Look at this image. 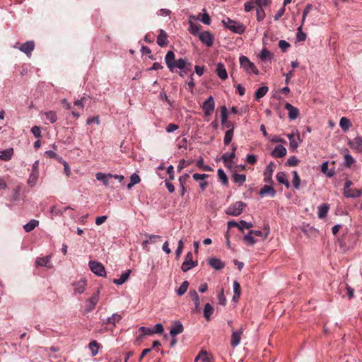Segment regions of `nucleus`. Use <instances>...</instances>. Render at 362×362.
I'll return each mask as SVG.
<instances>
[{"mask_svg": "<svg viewBox=\"0 0 362 362\" xmlns=\"http://www.w3.org/2000/svg\"><path fill=\"white\" fill-rule=\"evenodd\" d=\"M35 48V42L34 41H27L26 42L22 44L18 49L24 52L28 57H30L32 54V52Z\"/></svg>", "mask_w": 362, "mask_h": 362, "instance_id": "obj_13", "label": "nucleus"}, {"mask_svg": "<svg viewBox=\"0 0 362 362\" xmlns=\"http://www.w3.org/2000/svg\"><path fill=\"white\" fill-rule=\"evenodd\" d=\"M244 329L243 327H241L237 331H233L231 334V341H230V345L233 347H235L240 344L241 336L243 333Z\"/></svg>", "mask_w": 362, "mask_h": 362, "instance_id": "obj_14", "label": "nucleus"}, {"mask_svg": "<svg viewBox=\"0 0 362 362\" xmlns=\"http://www.w3.org/2000/svg\"><path fill=\"white\" fill-rule=\"evenodd\" d=\"M285 109L288 112V117L291 119H296L299 116V110L288 103L285 104Z\"/></svg>", "mask_w": 362, "mask_h": 362, "instance_id": "obj_16", "label": "nucleus"}, {"mask_svg": "<svg viewBox=\"0 0 362 362\" xmlns=\"http://www.w3.org/2000/svg\"><path fill=\"white\" fill-rule=\"evenodd\" d=\"M130 178L131 182L127 185L128 189H131L134 185L139 183L141 181L139 176L136 173H134Z\"/></svg>", "mask_w": 362, "mask_h": 362, "instance_id": "obj_47", "label": "nucleus"}, {"mask_svg": "<svg viewBox=\"0 0 362 362\" xmlns=\"http://www.w3.org/2000/svg\"><path fill=\"white\" fill-rule=\"evenodd\" d=\"M31 132L33 134V135L36 138L41 137V130H40V127H38V126L33 127L32 129H31Z\"/></svg>", "mask_w": 362, "mask_h": 362, "instance_id": "obj_64", "label": "nucleus"}, {"mask_svg": "<svg viewBox=\"0 0 362 362\" xmlns=\"http://www.w3.org/2000/svg\"><path fill=\"white\" fill-rule=\"evenodd\" d=\"M221 123H226L228 121V110L226 106L221 107Z\"/></svg>", "mask_w": 362, "mask_h": 362, "instance_id": "obj_50", "label": "nucleus"}, {"mask_svg": "<svg viewBox=\"0 0 362 362\" xmlns=\"http://www.w3.org/2000/svg\"><path fill=\"white\" fill-rule=\"evenodd\" d=\"M350 147L358 152H362V137L357 136L349 142Z\"/></svg>", "mask_w": 362, "mask_h": 362, "instance_id": "obj_17", "label": "nucleus"}, {"mask_svg": "<svg viewBox=\"0 0 362 362\" xmlns=\"http://www.w3.org/2000/svg\"><path fill=\"white\" fill-rule=\"evenodd\" d=\"M215 103L214 100V98L212 96H209L204 103L202 105V109L204 112L206 116H209L212 114L214 110Z\"/></svg>", "mask_w": 362, "mask_h": 362, "instance_id": "obj_11", "label": "nucleus"}, {"mask_svg": "<svg viewBox=\"0 0 362 362\" xmlns=\"http://www.w3.org/2000/svg\"><path fill=\"white\" fill-rule=\"evenodd\" d=\"M74 291L78 293H82L85 291L86 286V281L83 279L73 284Z\"/></svg>", "mask_w": 362, "mask_h": 362, "instance_id": "obj_24", "label": "nucleus"}, {"mask_svg": "<svg viewBox=\"0 0 362 362\" xmlns=\"http://www.w3.org/2000/svg\"><path fill=\"white\" fill-rule=\"evenodd\" d=\"M268 90L269 88L267 86H262L259 88L255 92V100H259L260 98L264 97L268 92Z\"/></svg>", "mask_w": 362, "mask_h": 362, "instance_id": "obj_37", "label": "nucleus"}, {"mask_svg": "<svg viewBox=\"0 0 362 362\" xmlns=\"http://www.w3.org/2000/svg\"><path fill=\"white\" fill-rule=\"evenodd\" d=\"M269 194L270 197H274L276 195V190L269 185H264L259 191V195L263 197L264 195Z\"/></svg>", "mask_w": 362, "mask_h": 362, "instance_id": "obj_23", "label": "nucleus"}, {"mask_svg": "<svg viewBox=\"0 0 362 362\" xmlns=\"http://www.w3.org/2000/svg\"><path fill=\"white\" fill-rule=\"evenodd\" d=\"M354 163V158L351 155L346 154L344 156V165H345V166H346L348 168H350Z\"/></svg>", "mask_w": 362, "mask_h": 362, "instance_id": "obj_55", "label": "nucleus"}, {"mask_svg": "<svg viewBox=\"0 0 362 362\" xmlns=\"http://www.w3.org/2000/svg\"><path fill=\"white\" fill-rule=\"evenodd\" d=\"M50 260V255H47L43 257H37L35 264L36 267H45L48 269H52L53 265Z\"/></svg>", "mask_w": 362, "mask_h": 362, "instance_id": "obj_12", "label": "nucleus"}, {"mask_svg": "<svg viewBox=\"0 0 362 362\" xmlns=\"http://www.w3.org/2000/svg\"><path fill=\"white\" fill-rule=\"evenodd\" d=\"M131 272L132 271L130 269L127 270L125 272L121 274L119 279H115L113 280V283L117 285L123 284L129 279Z\"/></svg>", "mask_w": 362, "mask_h": 362, "instance_id": "obj_29", "label": "nucleus"}, {"mask_svg": "<svg viewBox=\"0 0 362 362\" xmlns=\"http://www.w3.org/2000/svg\"><path fill=\"white\" fill-rule=\"evenodd\" d=\"M45 115L46 116V119L49 121L52 124L54 123L57 120V114L54 111L45 112Z\"/></svg>", "mask_w": 362, "mask_h": 362, "instance_id": "obj_44", "label": "nucleus"}, {"mask_svg": "<svg viewBox=\"0 0 362 362\" xmlns=\"http://www.w3.org/2000/svg\"><path fill=\"white\" fill-rule=\"evenodd\" d=\"M90 269L96 275L99 276H105L106 272L103 264L96 261L89 262Z\"/></svg>", "mask_w": 362, "mask_h": 362, "instance_id": "obj_6", "label": "nucleus"}, {"mask_svg": "<svg viewBox=\"0 0 362 362\" xmlns=\"http://www.w3.org/2000/svg\"><path fill=\"white\" fill-rule=\"evenodd\" d=\"M235 157V153H234V152H231L230 153H226L222 156L221 159L226 167L230 168L232 160Z\"/></svg>", "mask_w": 362, "mask_h": 362, "instance_id": "obj_28", "label": "nucleus"}, {"mask_svg": "<svg viewBox=\"0 0 362 362\" xmlns=\"http://www.w3.org/2000/svg\"><path fill=\"white\" fill-rule=\"evenodd\" d=\"M168 38V35L167 33L164 30L160 29L159 34L157 36V44L161 47L167 46L169 42Z\"/></svg>", "mask_w": 362, "mask_h": 362, "instance_id": "obj_15", "label": "nucleus"}, {"mask_svg": "<svg viewBox=\"0 0 362 362\" xmlns=\"http://www.w3.org/2000/svg\"><path fill=\"white\" fill-rule=\"evenodd\" d=\"M299 160L297 159V158L296 156H291L288 160H287V162H286V165L288 166H296L298 165Z\"/></svg>", "mask_w": 362, "mask_h": 362, "instance_id": "obj_59", "label": "nucleus"}, {"mask_svg": "<svg viewBox=\"0 0 362 362\" xmlns=\"http://www.w3.org/2000/svg\"><path fill=\"white\" fill-rule=\"evenodd\" d=\"M269 229L268 228H267V232H266L264 235H263L262 231H260V230H250V234H252L254 236L261 237L263 239H265V238H267V235L269 234Z\"/></svg>", "mask_w": 362, "mask_h": 362, "instance_id": "obj_53", "label": "nucleus"}, {"mask_svg": "<svg viewBox=\"0 0 362 362\" xmlns=\"http://www.w3.org/2000/svg\"><path fill=\"white\" fill-rule=\"evenodd\" d=\"M327 169H328V164H327V163H326V162L323 163L322 164V166H321L322 172L324 173H327V176L329 177H332L334 175V172L330 170V171L327 173Z\"/></svg>", "mask_w": 362, "mask_h": 362, "instance_id": "obj_62", "label": "nucleus"}, {"mask_svg": "<svg viewBox=\"0 0 362 362\" xmlns=\"http://www.w3.org/2000/svg\"><path fill=\"white\" fill-rule=\"evenodd\" d=\"M39 160H36L33 165L32 168V172L30 175V177L28 180V184L31 187L34 186L39 177Z\"/></svg>", "mask_w": 362, "mask_h": 362, "instance_id": "obj_9", "label": "nucleus"}, {"mask_svg": "<svg viewBox=\"0 0 362 362\" xmlns=\"http://www.w3.org/2000/svg\"><path fill=\"white\" fill-rule=\"evenodd\" d=\"M257 20L260 22L262 21L266 16L265 12L262 8H257Z\"/></svg>", "mask_w": 362, "mask_h": 362, "instance_id": "obj_57", "label": "nucleus"}, {"mask_svg": "<svg viewBox=\"0 0 362 362\" xmlns=\"http://www.w3.org/2000/svg\"><path fill=\"white\" fill-rule=\"evenodd\" d=\"M189 286V283L187 281H185L182 283V284L180 286L178 289L177 290V294L180 296L184 295Z\"/></svg>", "mask_w": 362, "mask_h": 362, "instance_id": "obj_42", "label": "nucleus"}, {"mask_svg": "<svg viewBox=\"0 0 362 362\" xmlns=\"http://www.w3.org/2000/svg\"><path fill=\"white\" fill-rule=\"evenodd\" d=\"M95 177L98 180L102 182L105 186H109L110 180L112 178L113 175L97 173Z\"/></svg>", "mask_w": 362, "mask_h": 362, "instance_id": "obj_22", "label": "nucleus"}, {"mask_svg": "<svg viewBox=\"0 0 362 362\" xmlns=\"http://www.w3.org/2000/svg\"><path fill=\"white\" fill-rule=\"evenodd\" d=\"M279 47L283 52H285L291 47V45L286 40H281L279 42Z\"/></svg>", "mask_w": 362, "mask_h": 362, "instance_id": "obj_58", "label": "nucleus"}, {"mask_svg": "<svg viewBox=\"0 0 362 362\" xmlns=\"http://www.w3.org/2000/svg\"><path fill=\"white\" fill-rule=\"evenodd\" d=\"M197 265V262L193 261V255L192 252H188L185 256V261L181 266V269L184 272H186Z\"/></svg>", "mask_w": 362, "mask_h": 362, "instance_id": "obj_7", "label": "nucleus"}, {"mask_svg": "<svg viewBox=\"0 0 362 362\" xmlns=\"http://www.w3.org/2000/svg\"><path fill=\"white\" fill-rule=\"evenodd\" d=\"M344 194L346 197L356 198V197H359L361 196L362 190L351 188L350 189L346 190V192H344Z\"/></svg>", "mask_w": 362, "mask_h": 362, "instance_id": "obj_32", "label": "nucleus"}, {"mask_svg": "<svg viewBox=\"0 0 362 362\" xmlns=\"http://www.w3.org/2000/svg\"><path fill=\"white\" fill-rule=\"evenodd\" d=\"M300 141V135L298 134L296 138L290 141V148L295 151L299 146L298 141Z\"/></svg>", "mask_w": 362, "mask_h": 362, "instance_id": "obj_54", "label": "nucleus"}, {"mask_svg": "<svg viewBox=\"0 0 362 362\" xmlns=\"http://www.w3.org/2000/svg\"><path fill=\"white\" fill-rule=\"evenodd\" d=\"M233 300L237 302L241 293V288L240 284L237 281H233Z\"/></svg>", "mask_w": 362, "mask_h": 362, "instance_id": "obj_34", "label": "nucleus"}, {"mask_svg": "<svg viewBox=\"0 0 362 362\" xmlns=\"http://www.w3.org/2000/svg\"><path fill=\"white\" fill-rule=\"evenodd\" d=\"M199 39L207 47H211L214 44V37L209 31H203L199 34Z\"/></svg>", "mask_w": 362, "mask_h": 362, "instance_id": "obj_10", "label": "nucleus"}, {"mask_svg": "<svg viewBox=\"0 0 362 362\" xmlns=\"http://www.w3.org/2000/svg\"><path fill=\"white\" fill-rule=\"evenodd\" d=\"M329 206L327 204H322L317 207V215L319 218L322 219L327 215Z\"/></svg>", "mask_w": 362, "mask_h": 362, "instance_id": "obj_26", "label": "nucleus"}, {"mask_svg": "<svg viewBox=\"0 0 362 362\" xmlns=\"http://www.w3.org/2000/svg\"><path fill=\"white\" fill-rule=\"evenodd\" d=\"M100 344L96 341H92L89 344V348L91 351L92 356H96L98 352Z\"/></svg>", "mask_w": 362, "mask_h": 362, "instance_id": "obj_45", "label": "nucleus"}, {"mask_svg": "<svg viewBox=\"0 0 362 362\" xmlns=\"http://www.w3.org/2000/svg\"><path fill=\"white\" fill-rule=\"evenodd\" d=\"M144 235L146 237H147L148 238V240H144L142 242V246H143V248L147 251H149V249L148 248V244L155 243L156 240L161 238L160 235L148 234V233H146Z\"/></svg>", "mask_w": 362, "mask_h": 362, "instance_id": "obj_18", "label": "nucleus"}, {"mask_svg": "<svg viewBox=\"0 0 362 362\" xmlns=\"http://www.w3.org/2000/svg\"><path fill=\"white\" fill-rule=\"evenodd\" d=\"M189 296L192 300L194 303L195 308L194 309V312H199V298L196 291L192 290L189 291Z\"/></svg>", "mask_w": 362, "mask_h": 362, "instance_id": "obj_33", "label": "nucleus"}, {"mask_svg": "<svg viewBox=\"0 0 362 362\" xmlns=\"http://www.w3.org/2000/svg\"><path fill=\"white\" fill-rule=\"evenodd\" d=\"M245 206L246 204L243 202H236L227 208L226 213L230 216H238L242 214Z\"/></svg>", "mask_w": 362, "mask_h": 362, "instance_id": "obj_5", "label": "nucleus"}, {"mask_svg": "<svg viewBox=\"0 0 362 362\" xmlns=\"http://www.w3.org/2000/svg\"><path fill=\"white\" fill-rule=\"evenodd\" d=\"M214 308L211 306L210 303H206L204 308V316L206 320H209L211 315L214 313Z\"/></svg>", "mask_w": 362, "mask_h": 362, "instance_id": "obj_38", "label": "nucleus"}, {"mask_svg": "<svg viewBox=\"0 0 362 362\" xmlns=\"http://www.w3.org/2000/svg\"><path fill=\"white\" fill-rule=\"evenodd\" d=\"M13 153V148H8V149L2 151L0 154V160H4V161H8L11 159Z\"/></svg>", "mask_w": 362, "mask_h": 362, "instance_id": "obj_35", "label": "nucleus"}, {"mask_svg": "<svg viewBox=\"0 0 362 362\" xmlns=\"http://www.w3.org/2000/svg\"><path fill=\"white\" fill-rule=\"evenodd\" d=\"M239 61L241 68H243L247 74H255V75L259 74L258 69L247 57L241 56Z\"/></svg>", "mask_w": 362, "mask_h": 362, "instance_id": "obj_3", "label": "nucleus"}, {"mask_svg": "<svg viewBox=\"0 0 362 362\" xmlns=\"http://www.w3.org/2000/svg\"><path fill=\"white\" fill-rule=\"evenodd\" d=\"M244 240L250 245H254L257 242L255 238V237H254V235L252 234H250V231L249 232V233L247 235H246L244 237Z\"/></svg>", "mask_w": 362, "mask_h": 362, "instance_id": "obj_56", "label": "nucleus"}, {"mask_svg": "<svg viewBox=\"0 0 362 362\" xmlns=\"http://www.w3.org/2000/svg\"><path fill=\"white\" fill-rule=\"evenodd\" d=\"M45 155L48 158H54V159H56L57 160H59V159H62V158L59 157L54 151H51V150L47 151L45 152Z\"/></svg>", "mask_w": 362, "mask_h": 362, "instance_id": "obj_63", "label": "nucleus"}, {"mask_svg": "<svg viewBox=\"0 0 362 362\" xmlns=\"http://www.w3.org/2000/svg\"><path fill=\"white\" fill-rule=\"evenodd\" d=\"M339 126L343 131L346 132L351 127V122L346 117H341L339 122Z\"/></svg>", "mask_w": 362, "mask_h": 362, "instance_id": "obj_39", "label": "nucleus"}, {"mask_svg": "<svg viewBox=\"0 0 362 362\" xmlns=\"http://www.w3.org/2000/svg\"><path fill=\"white\" fill-rule=\"evenodd\" d=\"M274 163L273 162H271L267 165V167L264 173V182H270L272 181V174L274 172Z\"/></svg>", "mask_w": 362, "mask_h": 362, "instance_id": "obj_19", "label": "nucleus"}, {"mask_svg": "<svg viewBox=\"0 0 362 362\" xmlns=\"http://www.w3.org/2000/svg\"><path fill=\"white\" fill-rule=\"evenodd\" d=\"M276 180L279 183L284 185L286 188L290 187V182H288L287 176L284 172H279L276 174Z\"/></svg>", "mask_w": 362, "mask_h": 362, "instance_id": "obj_31", "label": "nucleus"}, {"mask_svg": "<svg viewBox=\"0 0 362 362\" xmlns=\"http://www.w3.org/2000/svg\"><path fill=\"white\" fill-rule=\"evenodd\" d=\"M197 166L199 168H202V170H206V171H212V168L208 165H205V164H204V159L202 158H201L200 159H199L197 162Z\"/></svg>", "mask_w": 362, "mask_h": 362, "instance_id": "obj_51", "label": "nucleus"}, {"mask_svg": "<svg viewBox=\"0 0 362 362\" xmlns=\"http://www.w3.org/2000/svg\"><path fill=\"white\" fill-rule=\"evenodd\" d=\"M39 224V221L35 219L31 220L23 228L26 232L32 231Z\"/></svg>", "mask_w": 362, "mask_h": 362, "instance_id": "obj_40", "label": "nucleus"}, {"mask_svg": "<svg viewBox=\"0 0 362 362\" xmlns=\"http://www.w3.org/2000/svg\"><path fill=\"white\" fill-rule=\"evenodd\" d=\"M189 18L190 19H195V20H201V21L206 24V25H209L211 23V18L209 16V15L206 13H203L202 15L201 14H199L198 17H195V16H189Z\"/></svg>", "mask_w": 362, "mask_h": 362, "instance_id": "obj_36", "label": "nucleus"}, {"mask_svg": "<svg viewBox=\"0 0 362 362\" xmlns=\"http://www.w3.org/2000/svg\"><path fill=\"white\" fill-rule=\"evenodd\" d=\"M183 248H184V242L183 240L181 239L179 240L178 242V245H177V248L175 251V254H176V257L178 258L180 255L182 254V250H183Z\"/></svg>", "mask_w": 362, "mask_h": 362, "instance_id": "obj_60", "label": "nucleus"}, {"mask_svg": "<svg viewBox=\"0 0 362 362\" xmlns=\"http://www.w3.org/2000/svg\"><path fill=\"white\" fill-rule=\"evenodd\" d=\"M216 72L221 80H226L228 78V73L222 63H218L217 64Z\"/></svg>", "mask_w": 362, "mask_h": 362, "instance_id": "obj_25", "label": "nucleus"}, {"mask_svg": "<svg viewBox=\"0 0 362 362\" xmlns=\"http://www.w3.org/2000/svg\"><path fill=\"white\" fill-rule=\"evenodd\" d=\"M312 8H313V5L312 4H307L305 8V9H304V11H303V17H302V23H301L300 26L298 27V29H297V35H296V38L300 42H303L306 39V34L302 31V27H303V25L304 22H305L306 16L310 12Z\"/></svg>", "mask_w": 362, "mask_h": 362, "instance_id": "obj_4", "label": "nucleus"}, {"mask_svg": "<svg viewBox=\"0 0 362 362\" xmlns=\"http://www.w3.org/2000/svg\"><path fill=\"white\" fill-rule=\"evenodd\" d=\"M233 180L235 183H239L240 185H243L246 180V175L244 174L235 173L233 175Z\"/></svg>", "mask_w": 362, "mask_h": 362, "instance_id": "obj_43", "label": "nucleus"}, {"mask_svg": "<svg viewBox=\"0 0 362 362\" xmlns=\"http://www.w3.org/2000/svg\"><path fill=\"white\" fill-rule=\"evenodd\" d=\"M217 174L220 181L222 182L223 185H227L228 183V177L226 175L224 170L223 169H218L217 171Z\"/></svg>", "mask_w": 362, "mask_h": 362, "instance_id": "obj_41", "label": "nucleus"}, {"mask_svg": "<svg viewBox=\"0 0 362 362\" xmlns=\"http://www.w3.org/2000/svg\"><path fill=\"white\" fill-rule=\"evenodd\" d=\"M122 319V316L117 313L113 314L111 317H108L107 319V324H112L115 325V323L119 322V320Z\"/></svg>", "mask_w": 362, "mask_h": 362, "instance_id": "obj_46", "label": "nucleus"}, {"mask_svg": "<svg viewBox=\"0 0 362 362\" xmlns=\"http://www.w3.org/2000/svg\"><path fill=\"white\" fill-rule=\"evenodd\" d=\"M189 32L193 35H198L200 33V30L202 26L200 24H195L191 21H189Z\"/></svg>", "mask_w": 362, "mask_h": 362, "instance_id": "obj_30", "label": "nucleus"}, {"mask_svg": "<svg viewBox=\"0 0 362 362\" xmlns=\"http://www.w3.org/2000/svg\"><path fill=\"white\" fill-rule=\"evenodd\" d=\"M293 184L295 189H298L300 187V178L296 171H293Z\"/></svg>", "mask_w": 362, "mask_h": 362, "instance_id": "obj_49", "label": "nucleus"}, {"mask_svg": "<svg viewBox=\"0 0 362 362\" xmlns=\"http://www.w3.org/2000/svg\"><path fill=\"white\" fill-rule=\"evenodd\" d=\"M199 359H202V362H209V357L207 356V353L206 351L202 350L198 356L195 358V361H198Z\"/></svg>", "mask_w": 362, "mask_h": 362, "instance_id": "obj_52", "label": "nucleus"}, {"mask_svg": "<svg viewBox=\"0 0 362 362\" xmlns=\"http://www.w3.org/2000/svg\"><path fill=\"white\" fill-rule=\"evenodd\" d=\"M286 149L282 145H277L272 152V156L274 158H282L286 154Z\"/></svg>", "mask_w": 362, "mask_h": 362, "instance_id": "obj_21", "label": "nucleus"}, {"mask_svg": "<svg viewBox=\"0 0 362 362\" xmlns=\"http://www.w3.org/2000/svg\"><path fill=\"white\" fill-rule=\"evenodd\" d=\"M233 136V132L231 130H228L225 133L223 144L225 146H228L232 141Z\"/></svg>", "mask_w": 362, "mask_h": 362, "instance_id": "obj_48", "label": "nucleus"}, {"mask_svg": "<svg viewBox=\"0 0 362 362\" xmlns=\"http://www.w3.org/2000/svg\"><path fill=\"white\" fill-rule=\"evenodd\" d=\"M271 57L272 54L270 53L269 51H268L266 49H264L259 54V58L263 61L266 60L268 58H271Z\"/></svg>", "mask_w": 362, "mask_h": 362, "instance_id": "obj_61", "label": "nucleus"}, {"mask_svg": "<svg viewBox=\"0 0 362 362\" xmlns=\"http://www.w3.org/2000/svg\"><path fill=\"white\" fill-rule=\"evenodd\" d=\"M165 61L166 65L171 72H174L175 68H178L181 70L187 69V66H191L190 63H188L185 59H175V53L173 51H168L165 57Z\"/></svg>", "mask_w": 362, "mask_h": 362, "instance_id": "obj_1", "label": "nucleus"}, {"mask_svg": "<svg viewBox=\"0 0 362 362\" xmlns=\"http://www.w3.org/2000/svg\"><path fill=\"white\" fill-rule=\"evenodd\" d=\"M184 330V327L180 321H176L173 326L171 327L170 334L172 337L182 333Z\"/></svg>", "mask_w": 362, "mask_h": 362, "instance_id": "obj_20", "label": "nucleus"}, {"mask_svg": "<svg viewBox=\"0 0 362 362\" xmlns=\"http://www.w3.org/2000/svg\"><path fill=\"white\" fill-rule=\"evenodd\" d=\"M100 290L93 293V295L87 300L85 307V312L90 313L94 310L96 304L99 300Z\"/></svg>", "mask_w": 362, "mask_h": 362, "instance_id": "obj_8", "label": "nucleus"}, {"mask_svg": "<svg viewBox=\"0 0 362 362\" xmlns=\"http://www.w3.org/2000/svg\"><path fill=\"white\" fill-rule=\"evenodd\" d=\"M222 23L226 28L235 33L243 34L245 30V27L243 23L233 21L229 18L223 20Z\"/></svg>", "mask_w": 362, "mask_h": 362, "instance_id": "obj_2", "label": "nucleus"}, {"mask_svg": "<svg viewBox=\"0 0 362 362\" xmlns=\"http://www.w3.org/2000/svg\"><path fill=\"white\" fill-rule=\"evenodd\" d=\"M209 264L211 267H213L217 270L221 269L225 267L224 263L221 259L216 258V257L211 258L209 260Z\"/></svg>", "mask_w": 362, "mask_h": 362, "instance_id": "obj_27", "label": "nucleus"}]
</instances>
